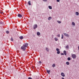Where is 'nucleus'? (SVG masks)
Instances as JSON below:
<instances>
[{
    "instance_id": "f257e3e1",
    "label": "nucleus",
    "mask_w": 79,
    "mask_h": 79,
    "mask_svg": "<svg viewBox=\"0 0 79 79\" xmlns=\"http://www.w3.org/2000/svg\"><path fill=\"white\" fill-rule=\"evenodd\" d=\"M21 49H22V50H23V51H24L26 49V48L24 47L23 45V46H22L21 47Z\"/></svg>"
},
{
    "instance_id": "f03ea898",
    "label": "nucleus",
    "mask_w": 79,
    "mask_h": 79,
    "mask_svg": "<svg viewBox=\"0 0 79 79\" xmlns=\"http://www.w3.org/2000/svg\"><path fill=\"white\" fill-rule=\"evenodd\" d=\"M63 34L64 36H65V37H69V35H68V34L66 33H64Z\"/></svg>"
},
{
    "instance_id": "7ed1b4c3",
    "label": "nucleus",
    "mask_w": 79,
    "mask_h": 79,
    "mask_svg": "<svg viewBox=\"0 0 79 79\" xmlns=\"http://www.w3.org/2000/svg\"><path fill=\"white\" fill-rule=\"evenodd\" d=\"M37 27V25L36 24H35L33 26V28L34 29H36Z\"/></svg>"
},
{
    "instance_id": "20e7f679",
    "label": "nucleus",
    "mask_w": 79,
    "mask_h": 79,
    "mask_svg": "<svg viewBox=\"0 0 79 79\" xmlns=\"http://www.w3.org/2000/svg\"><path fill=\"white\" fill-rule=\"evenodd\" d=\"M72 57L73 58H76V55L75 54H73L72 56Z\"/></svg>"
},
{
    "instance_id": "39448f33",
    "label": "nucleus",
    "mask_w": 79,
    "mask_h": 79,
    "mask_svg": "<svg viewBox=\"0 0 79 79\" xmlns=\"http://www.w3.org/2000/svg\"><path fill=\"white\" fill-rule=\"evenodd\" d=\"M23 46L25 47L26 48V47H27V46H28V44L27 43L26 44H24L23 45Z\"/></svg>"
},
{
    "instance_id": "423d86ee",
    "label": "nucleus",
    "mask_w": 79,
    "mask_h": 79,
    "mask_svg": "<svg viewBox=\"0 0 79 79\" xmlns=\"http://www.w3.org/2000/svg\"><path fill=\"white\" fill-rule=\"evenodd\" d=\"M61 75L62 77H64L65 76V75H64V73H61Z\"/></svg>"
},
{
    "instance_id": "0eeeda50",
    "label": "nucleus",
    "mask_w": 79,
    "mask_h": 79,
    "mask_svg": "<svg viewBox=\"0 0 79 79\" xmlns=\"http://www.w3.org/2000/svg\"><path fill=\"white\" fill-rule=\"evenodd\" d=\"M18 17H19V18H22V15L20 14H18Z\"/></svg>"
},
{
    "instance_id": "6e6552de",
    "label": "nucleus",
    "mask_w": 79,
    "mask_h": 79,
    "mask_svg": "<svg viewBox=\"0 0 79 79\" xmlns=\"http://www.w3.org/2000/svg\"><path fill=\"white\" fill-rule=\"evenodd\" d=\"M72 26H75V23H74V22H72Z\"/></svg>"
},
{
    "instance_id": "1a4fd4ad",
    "label": "nucleus",
    "mask_w": 79,
    "mask_h": 79,
    "mask_svg": "<svg viewBox=\"0 0 79 79\" xmlns=\"http://www.w3.org/2000/svg\"><path fill=\"white\" fill-rule=\"evenodd\" d=\"M37 35H40V32H37Z\"/></svg>"
},
{
    "instance_id": "9d476101",
    "label": "nucleus",
    "mask_w": 79,
    "mask_h": 79,
    "mask_svg": "<svg viewBox=\"0 0 79 79\" xmlns=\"http://www.w3.org/2000/svg\"><path fill=\"white\" fill-rule=\"evenodd\" d=\"M75 14L77 16H78V15H79V12H75Z\"/></svg>"
},
{
    "instance_id": "9b49d317",
    "label": "nucleus",
    "mask_w": 79,
    "mask_h": 79,
    "mask_svg": "<svg viewBox=\"0 0 79 79\" xmlns=\"http://www.w3.org/2000/svg\"><path fill=\"white\" fill-rule=\"evenodd\" d=\"M19 38L20 39H23L24 38V37L23 36H21L19 37Z\"/></svg>"
},
{
    "instance_id": "f8f14e48",
    "label": "nucleus",
    "mask_w": 79,
    "mask_h": 79,
    "mask_svg": "<svg viewBox=\"0 0 79 79\" xmlns=\"http://www.w3.org/2000/svg\"><path fill=\"white\" fill-rule=\"evenodd\" d=\"M64 54L65 55H66V51H64Z\"/></svg>"
},
{
    "instance_id": "ddd939ff",
    "label": "nucleus",
    "mask_w": 79,
    "mask_h": 79,
    "mask_svg": "<svg viewBox=\"0 0 79 79\" xmlns=\"http://www.w3.org/2000/svg\"><path fill=\"white\" fill-rule=\"evenodd\" d=\"M48 8L50 10H52V7L51 6H49Z\"/></svg>"
},
{
    "instance_id": "4468645a",
    "label": "nucleus",
    "mask_w": 79,
    "mask_h": 79,
    "mask_svg": "<svg viewBox=\"0 0 79 79\" xmlns=\"http://www.w3.org/2000/svg\"><path fill=\"white\" fill-rule=\"evenodd\" d=\"M28 4L29 5H31V1H29L28 2Z\"/></svg>"
},
{
    "instance_id": "2eb2a0df",
    "label": "nucleus",
    "mask_w": 79,
    "mask_h": 79,
    "mask_svg": "<svg viewBox=\"0 0 79 79\" xmlns=\"http://www.w3.org/2000/svg\"><path fill=\"white\" fill-rule=\"evenodd\" d=\"M46 50H47V52H48L49 51V49L48 48H46Z\"/></svg>"
},
{
    "instance_id": "dca6fc26",
    "label": "nucleus",
    "mask_w": 79,
    "mask_h": 79,
    "mask_svg": "<svg viewBox=\"0 0 79 79\" xmlns=\"http://www.w3.org/2000/svg\"><path fill=\"white\" fill-rule=\"evenodd\" d=\"M50 70H48L47 71V73H48V74H50Z\"/></svg>"
},
{
    "instance_id": "f3484780",
    "label": "nucleus",
    "mask_w": 79,
    "mask_h": 79,
    "mask_svg": "<svg viewBox=\"0 0 79 79\" xmlns=\"http://www.w3.org/2000/svg\"><path fill=\"white\" fill-rule=\"evenodd\" d=\"M52 17H49L48 18V20H50V19H52Z\"/></svg>"
},
{
    "instance_id": "a211bd4d",
    "label": "nucleus",
    "mask_w": 79,
    "mask_h": 79,
    "mask_svg": "<svg viewBox=\"0 0 79 79\" xmlns=\"http://www.w3.org/2000/svg\"><path fill=\"white\" fill-rule=\"evenodd\" d=\"M57 23H59V24H61V21H57Z\"/></svg>"
},
{
    "instance_id": "6ab92c4d",
    "label": "nucleus",
    "mask_w": 79,
    "mask_h": 79,
    "mask_svg": "<svg viewBox=\"0 0 79 79\" xmlns=\"http://www.w3.org/2000/svg\"><path fill=\"white\" fill-rule=\"evenodd\" d=\"M66 64L67 65H69V62H66Z\"/></svg>"
},
{
    "instance_id": "aec40b11",
    "label": "nucleus",
    "mask_w": 79,
    "mask_h": 79,
    "mask_svg": "<svg viewBox=\"0 0 79 79\" xmlns=\"http://www.w3.org/2000/svg\"><path fill=\"white\" fill-rule=\"evenodd\" d=\"M55 41H58V39L56 37L55 38Z\"/></svg>"
},
{
    "instance_id": "412c9836",
    "label": "nucleus",
    "mask_w": 79,
    "mask_h": 79,
    "mask_svg": "<svg viewBox=\"0 0 79 79\" xmlns=\"http://www.w3.org/2000/svg\"><path fill=\"white\" fill-rule=\"evenodd\" d=\"M61 36H62L61 39H63V38H64V36L63 35V34H62L61 35Z\"/></svg>"
},
{
    "instance_id": "4be33fe9",
    "label": "nucleus",
    "mask_w": 79,
    "mask_h": 79,
    "mask_svg": "<svg viewBox=\"0 0 79 79\" xmlns=\"http://www.w3.org/2000/svg\"><path fill=\"white\" fill-rule=\"evenodd\" d=\"M57 54H60V51H57Z\"/></svg>"
},
{
    "instance_id": "5701e85b",
    "label": "nucleus",
    "mask_w": 79,
    "mask_h": 79,
    "mask_svg": "<svg viewBox=\"0 0 79 79\" xmlns=\"http://www.w3.org/2000/svg\"><path fill=\"white\" fill-rule=\"evenodd\" d=\"M52 67L53 68H55V64H53L52 65Z\"/></svg>"
},
{
    "instance_id": "b1692460",
    "label": "nucleus",
    "mask_w": 79,
    "mask_h": 79,
    "mask_svg": "<svg viewBox=\"0 0 79 79\" xmlns=\"http://www.w3.org/2000/svg\"><path fill=\"white\" fill-rule=\"evenodd\" d=\"M56 51L58 52V51H60V49H58V48H56Z\"/></svg>"
},
{
    "instance_id": "393cba45",
    "label": "nucleus",
    "mask_w": 79,
    "mask_h": 79,
    "mask_svg": "<svg viewBox=\"0 0 79 79\" xmlns=\"http://www.w3.org/2000/svg\"><path fill=\"white\" fill-rule=\"evenodd\" d=\"M68 60H69V61H70V60H71V58L70 57L68 58Z\"/></svg>"
},
{
    "instance_id": "a878e982",
    "label": "nucleus",
    "mask_w": 79,
    "mask_h": 79,
    "mask_svg": "<svg viewBox=\"0 0 79 79\" xmlns=\"http://www.w3.org/2000/svg\"><path fill=\"white\" fill-rule=\"evenodd\" d=\"M11 41H13V38L11 37Z\"/></svg>"
},
{
    "instance_id": "bb28decb",
    "label": "nucleus",
    "mask_w": 79,
    "mask_h": 79,
    "mask_svg": "<svg viewBox=\"0 0 79 79\" xmlns=\"http://www.w3.org/2000/svg\"><path fill=\"white\" fill-rule=\"evenodd\" d=\"M43 2H47V0H43Z\"/></svg>"
},
{
    "instance_id": "cd10ccee",
    "label": "nucleus",
    "mask_w": 79,
    "mask_h": 79,
    "mask_svg": "<svg viewBox=\"0 0 79 79\" xmlns=\"http://www.w3.org/2000/svg\"><path fill=\"white\" fill-rule=\"evenodd\" d=\"M9 31H6V33H7V34H9Z\"/></svg>"
},
{
    "instance_id": "c85d7f7f",
    "label": "nucleus",
    "mask_w": 79,
    "mask_h": 79,
    "mask_svg": "<svg viewBox=\"0 0 79 79\" xmlns=\"http://www.w3.org/2000/svg\"><path fill=\"white\" fill-rule=\"evenodd\" d=\"M3 12L2 11H0V13H1V14H2L3 13Z\"/></svg>"
},
{
    "instance_id": "c756f323",
    "label": "nucleus",
    "mask_w": 79,
    "mask_h": 79,
    "mask_svg": "<svg viewBox=\"0 0 79 79\" xmlns=\"http://www.w3.org/2000/svg\"><path fill=\"white\" fill-rule=\"evenodd\" d=\"M66 48H69V46H67L66 47Z\"/></svg>"
},
{
    "instance_id": "7c9ffc66",
    "label": "nucleus",
    "mask_w": 79,
    "mask_h": 79,
    "mask_svg": "<svg viewBox=\"0 0 79 79\" xmlns=\"http://www.w3.org/2000/svg\"><path fill=\"white\" fill-rule=\"evenodd\" d=\"M57 37H60V35H57Z\"/></svg>"
},
{
    "instance_id": "2f4dec72",
    "label": "nucleus",
    "mask_w": 79,
    "mask_h": 79,
    "mask_svg": "<svg viewBox=\"0 0 79 79\" xmlns=\"http://www.w3.org/2000/svg\"><path fill=\"white\" fill-rule=\"evenodd\" d=\"M60 55H64V54L63 53H61Z\"/></svg>"
},
{
    "instance_id": "473e14b6",
    "label": "nucleus",
    "mask_w": 79,
    "mask_h": 79,
    "mask_svg": "<svg viewBox=\"0 0 79 79\" xmlns=\"http://www.w3.org/2000/svg\"><path fill=\"white\" fill-rule=\"evenodd\" d=\"M57 2H60V0H56Z\"/></svg>"
},
{
    "instance_id": "72a5a7b5",
    "label": "nucleus",
    "mask_w": 79,
    "mask_h": 79,
    "mask_svg": "<svg viewBox=\"0 0 79 79\" xmlns=\"http://www.w3.org/2000/svg\"><path fill=\"white\" fill-rule=\"evenodd\" d=\"M28 79H32V78L31 77H28Z\"/></svg>"
},
{
    "instance_id": "f704fd0d",
    "label": "nucleus",
    "mask_w": 79,
    "mask_h": 79,
    "mask_svg": "<svg viewBox=\"0 0 79 79\" xmlns=\"http://www.w3.org/2000/svg\"><path fill=\"white\" fill-rule=\"evenodd\" d=\"M39 63H41V61H39Z\"/></svg>"
},
{
    "instance_id": "c9c22d12",
    "label": "nucleus",
    "mask_w": 79,
    "mask_h": 79,
    "mask_svg": "<svg viewBox=\"0 0 79 79\" xmlns=\"http://www.w3.org/2000/svg\"><path fill=\"white\" fill-rule=\"evenodd\" d=\"M61 79H64V77H63Z\"/></svg>"
},
{
    "instance_id": "e433bc0d",
    "label": "nucleus",
    "mask_w": 79,
    "mask_h": 79,
    "mask_svg": "<svg viewBox=\"0 0 79 79\" xmlns=\"http://www.w3.org/2000/svg\"><path fill=\"white\" fill-rule=\"evenodd\" d=\"M78 50H79V46H78Z\"/></svg>"
}]
</instances>
